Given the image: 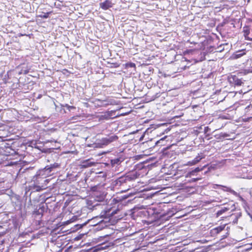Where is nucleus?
Returning a JSON list of instances; mask_svg holds the SVG:
<instances>
[{"label":"nucleus","mask_w":252,"mask_h":252,"mask_svg":"<svg viewBox=\"0 0 252 252\" xmlns=\"http://www.w3.org/2000/svg\"><path fill=\"white\" fill-rule=\"evenodd\" d=\"M119 211V209H111L106 211L104 212L103 214L102 213L101 214L100 217H96L93 219V220L95 221L96 220L103 219L98 220L96 222V224L94 225L96 226V229L97 230H101L105 227H107L110 225L111 220L110 217H113L114 215L117 214L118 212Z\"/></svg>","instance_id":"f257e3e1"},{"label":"nucleus","mask_w":252,"mask_h":252,"mask_svg":"<svg viewBox=\"0 0 252 252\" xmlns=\"http://www.w3.org/2000/svg\"><path fill=\"white\" fill-rule=\"evenodd\" d=\"M60 167V164L55 162L46 166L44 168L38 170L35 176L41 177H48L53 175L58 168Z\"/></svg>","instance_id":"f03ea898"},{"label":"nucleus","mask_w":252,"mask_h":252,"mask_svg":"<svg viewBox=\"0 0 252 252\" xmlns=\"http://www.w3.org/2000/svg\"><path fill=\"white\" fill-rule=\"evenodd\" d=\"M51 179H47L46 177H41L38 176H34L32 178L33 182V189L36 191H40L48 188L47 185Z\"/></svg>","instance_id":"7ed1b4c3"},{"label":"nucleus","mask_w":252,"mask_h":252,"mask_svg":"<svg viewBox=\"0 0 252 252\" xmlns=\"http://www.w3.org/2000/svg\"><path fill=\"white\" fill-rule=\"evenodd\" d=\"M137 178V175L134 173H131L125 176H121L114 181L116 186H121L124 184L134 181Z\"/></svg>","instance_id":"20e7f679"},{"label":"nucleus","mask_w":252,"mask_h":252,"mask_svg":"<svg viewBox=\"0 0 252 252\" xmlns=\"http://www.w3.org/2000/svg\"><path fill=\"white\" fill-rule=\"evenodd\" d=\"M118 139V136L113 134L98 140L96 144L98 147L103 148L112 142L117 141Z\"/></svg>","instance_id":"39448f33"},{"label":"nucleus","mask_w":252,"mask_h":252,"mask_svg":"<svg viewBox=\"0 0 252 252\" xmlns=\"http://www.w3.org/2000/svg\"><path fill=\"white\" fill-rule=\"evenodd\" d=\"M116 117H117V116L116 115L115 110L107 111L99 116V120H108Z\"/></svg>","instance_id":"423d86ee"},{"label":"nucleus","mask_w":252,"mask_h":252,"mask_svg":"<svg viewBox=\"0 0 252 252\" xmlns=\"http://www.w3.org/2000/svg\"><path fill=\"white\" fill-rule=\"evenodd\" d=\"M228 80L229 83L234 86H240L243 84L241 79H239L236 75H231L228 77Z\"/></svg>","instance_id":"0eeeda50"},{"label":"nucleus","mask_w":252,"mask_h":252,"mask_svg":"<svg viewBox=\"0 0 252 252\" xmlns=\"http://www.w3.org/2000/svg\"><path fill=\"white\" fill-rule=\"evenodd\" d=\"M97 101L100 102L101 106L105 107L109 105H115L118 104L116 100L109 97L104 100L98 99Z\"/></svg>","instance_id":"6e6552de"},{"label":"nucleus","mask_w":252,"mask_h":252,"mask_svg":"<svg viewBox=\"0 0 252 252\" xmlns=\"http://www.w3.org/2000/svg\"><path fill=\"white\" fill-rule=\"evenodd\" d=\"M226 226V224H223L212 229L210 231L211 236H216L220 232L225 229Z\"/></svg>","instance_id":"1a4fd4ad"},{"label":"nucleus","mask_w":252,"mask_h":252,"mask_svg":"<svg viewBox=\"0 0 252 252\" xmlns=\"http://www.w3.org/2000/svg\"><path fill=\"white\" fill-rule=\"evenodd\" d=\"M113 3L109 0H106L103 2L100 3V7L103 10H107L112 7Z\"/></svg>","instance_id":"9d476101"},{"label":"nucleus","mask_w":252,"mask_h":252,"mask_svg":"<svg viewBox=\"0 0 252 252\" xmlns=\"http://www.w3.org/2000/svg\"><path fill=\"white\" fill-rule=\"evenodd\" d=\"M94 164V162H92L90 159L85 160L82 161L81 166L82 168L91 167Z\"/></svg>","instance_id":"9b49d317"},{"label":"nucleus","mask_w":252,"mask_h":252,"mask_svg":"<svg viewBox=\"0 0 252 252\" xmlns=\"http://www.w3.org/2000/svg\"><path fill=\"white\" fill-rule=\"evenodd\" d=\"M205 167L206 165H204L202 168H199L198 167L195 168L194 170H192L190 172L187 173L186 177H190L191 176H194L196 173L202 171Z\"/></svg>","instance_id":"f8f14e48"},{"label":"nucleus","mask_w":252,"mask_h":252,"mask_svg":"<svg viewBox=\"0 0 252 252\" xmlns=\"http://www.w3.org/2000/svg\"><path fill=\"white\" fill-rule=\"evenodd\" d=\"M202 158V157H201L200 156H198L195 158H194L193 160L189 161L188 162L187 165H194V164L197 163L198 162H199Z\"/></svg>","instance_id":"ddd939ff"},{"label":"nucleus","mask_w":252,"mask_h":252,"mask_svg":"<svg viewBox=\"0 0 252 252\" xmlns=\"http://www.w3.org/2000/svg\"><path fill=\"white\" fill-rule=\"evenodd\" d=\"M167 138V136H165L164 137L160 138L159 140H158L156 142L155 145L157 146H159L165 145L166 144L165 139Z\"/></svg>","instance_id":"4468645a"},{"label":"nucleus","mask_w":252,"mask_h":252,"mask_svg":"<svg viewBox=\"0 0 252 252\" xmlns=\"http://www.w3.org/2000/svg\"><path fill=\"white\" fill-rule=\"evenodd\" d=\"M220 188L223 191L229 192L233 194V195H236L237 194V193L235 191H234V190L232 189L231 188L227 187L226 186L221 185Z\"/></svg>","instance_id":"2eb2a0df"},{"label":"nucleus","mask_w":252,"mask_h":252,"mask_svg":"<svg viewBox=\"0 0 252 252\" xmlns=\"http://www.w3.org/2000/svg\"><path fill=\"white\" fill-rule=\"evenodd\" d=\"M229 208L225 207L221 208V209H220V210H219L217 212V213L216 214L217 216L219 217V216H220L221 215H222L223 213H224L226 211L229 210Z\"/></svg>","instance_id":"dca6fc26"},{"label":"nucleus","mask_w":252,"mask_h":252,"mask_svg":"<svg viewBox=\"0 0 252 252\" xmlns=\"http://www.w3.org/2000/svg\"><path fill=\"white\" fill-rule=\"evenodd\" d=\"M245 52L244 50L239 51L235 53V54H234V57L235 58H239L243 56L244 55H245Z\"/></svg>","instance_id":"f3484780"},{"label":"nucleus","mask_w":252,"mask_h":252,"mask_svg":"<svg viewBox=\"0 0 252 252\" xmlns=\"http://www.w3.org/2000/svg\"><path fill=\"white\" fill-rule=\"evenodd\" d=\"M111 164L113 166H115V165H119L121 162V161L120 158H116L111 160Z\"/></svg>","instance_id":"a211bd4d"},{"label":"nucleus","mask_w":252,"mask_h":252,"mask_svg":"<svg viewBox=\"0 0 252 252\" xmlns=\"http://www.w3.org/2000/svg\"><path fill=\"white\" fill-rule=\"evenodd\" d=\"M96 198H98V199H97V200L98 201H102L105 198V195H104L103 194L100 195L99 197L96 195Z\"/></svg>","instance_id":"6ab92c4d"},{"label":"nucleus","mask_w":252,"mask_h":252,"mask_svg":"<svg viewBox=\"0 0 252 252\" xmlns=\"http://www.w3.org/2000/svg\"><path fill=\"white\" fill-rule=\"evenodd\" d=\"M43 209L41 208H40L37 211H36L34 212V213L37 215H40V214H42V213H43Z\"/></svg>","instance_id":"aec40b11"},{"label":"nucleus","mask_w":252,"mask_h":252,"mask_svg":"<svg viewBox=\"0 0 252 252\" xmlns=\"http://www.w3.org/2000/svg\"><path fill=\"white\" fill-rule=\"evenodd\" d=\"M228 228H229L228 227H226V230L227 231V232L225 233V234H224V235L222 236V238L221 239V240L226 238L228 236V235H229V233H228Z\"/></svg>","instance_id":"412c9836"},{"label":"nucleus","mask_w":252,"mask_h":252,"mask_svg":"<svg viewBox=\"0 0 252 252\" xmlns=\"http://www.w3.org/2000/svg\"><path fill=\"white\" fill-rule=\"evenodd\" d=\"M252 108V104H250L245 108V113H248L249 111Z\"/></svg>","instance_id":"4be33fe9"},{"label":"nucleus","mask_w":252,"mask_h":252,"mask_svg":"<svg viewBox=\"0 0 252 252\" xmlns=\"http://www.w3.org/2000/svg\"><path fill=\"white\" fill-rule=\"evenodd\" d=\"M135 64L134 63H129L126 64L127 67H134Z\"/></svg>","instance_id":"5701e85b"},{"label":"nucleus","mask_w":252,"mask_h":252,"mask_svg":"<svg viewBox=\"0 0 252 252\" xmlns=\"http://www.w3.org/2000/svg\"><path fill=\"white\" fill-rule=\"evenodd\" d=\"M221 185H218V184H213L212 185V188L214 189H217L218 187L220 188Z\"/></svg>","instance_id":"b1692460"},{"label":"nucleus","mask_w":252,"mask_h":252,"mask_svg":"<svg viewBox=\"0 0 252 252\" xmlns=\"http://www.w3.org/2000/svg\"><path fill=\"white\" fill-rule=\"evenodd\" d=\"M49 14H50V13H49V12L44 13V14L42 16H41V17L43 18H47L49 17Z\"/></svg>","instance_id":"393cba45"},{"label":"nucleus","mask_w":252,"mask_h":252,"mask_svg":"<svg viewBox=\"0 0 252 252\" xmlns=\"http://www.w3.org/2000/svg\"><path fill=\"white\" fill-rule=\"evenodd\" d=\"M78 117H79L78 116L72 117L71 120L73 121L74 122L81 121V120H77V118H78Z\"/></svg>","instance_id":"a878e982"},{"label":"nucleus","mask_w":252,"mask_h":252,"mask_svg":"<svg viewBox=\"0 0 252 252\" xmlns=\"http://www.w3.org/2000/svg\"><path fill=\"white\" fill-rule=\"evenodd\" d=\"M244 35L245 37H246L247 35H248V34H249V31H244Z\"/></svg>","instance_id":"bb28decb"},{"label":"nucleus","mask_w":252,"mask_h":252,"mask_svg":"<svg viewBox=\"0 0 252 252\" xmlns=\"http://www.w3.org/2000/svg\"><path fill=\"white\" fill-rule=\"evenodd\" d=\"M252 118V117H250L247 119H244V121L245 122H248Z\"/></svg>","instance_id":"cd10ccee"},{"label":"nucleus","mask_w":252,"mask_h":252,"mask_svg":"<svg viewBox=\"0 0 252 252\" xmlns=\"http://www.w3.org/2000/svg\"><path fill=\"white\" fill-rule=\"evenodd\" d=\"M197 179H194V181H197Z\"/></svg>","instance_id":"c85d7f7f"},{"label":"nucleus","mask_w":252,"mask_h":252,"mask_svg":"<svg viewBox=\"0 0 252 252\" xmlns=\"http://www.w3.org/2000/svg\"><path fill=\"white\" fill-rule=\"evenodd\" d=\"M249 40L252 41V39H249Z\"/></svg>","instance_id":"c756f323"},{"label":"nucleus","mask_w":252,"mask_h":252,"mask_svg":"<svg viewBox=\"0 0 252 252\" xmlns=\"http://www.w3.org/2000/svg\"><path fill=\"white\" fill-rule=\"evenodd\" d=\"M250 72H252V70L251 71H250Z\"/></svg>","instance_id":"7c9ffc66"}]
</instances>
